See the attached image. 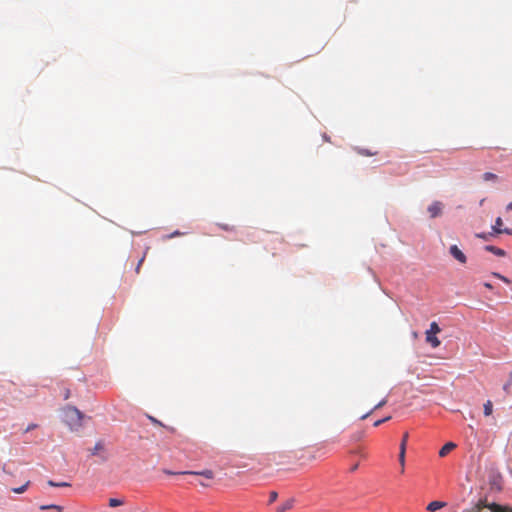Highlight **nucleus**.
Returning a JSON list of instances; mask_svg holds the SVG:
<instances>
[{
    "instance_id": "nucleus-37",
    "label": "nucleus",
    "mask_w": 512,
    "mask_h": 512,
    "mask_svg": "<svg viewBox=\"0 0 512 512\" xmlns=\"http://www.w3.org/2000/svg\"><path fill=\"white\" fill-rule=\"evenodd\" d=\"M484 286L486 288H488V289H492L493 288V286L490 283H488V282L484 283Z\"/></svg>"
},
{
    "instance_id": "nucleus-13",
    "label": "nucleus",
    "mask_w": 512,
    "mask_h": 512,
    "mask_svg": "<svg viewBox=\"0 0 512 512\" xmlns=\"http://www.w3.org/2000/svg\"><path fill=\"white\" fill-rule=\"evenodd\" d=\"M441 329L439 325L436 322L430 323L429 329L425 332V334H438L440 333Z\"/></svg>"
},
{
    "instance_id": "nucleus-1",
    "label": "nucleus",
    "mask_w": 512,
    "mask_h": 512,
    "mask_svg": "<svg viewBox=\"0 0 512 512\" xmlns=\"http://www.w3.org/2000/svg\"><path fill=\"white\" fill-rule=\"evenodd\" d=\"M85 415L74 406H67L63 409V421L72 431H78L82 427Z\"/></svg>"
},
{
    "instance_id": "nucleus-11",
    "label": "nucleus",
    "mask_w": 512,
    "mask_h": 512,
    "mask_svg": "<svg viewBox=\"0 0 512 512\" xmlns=\"http://www.w3.org/2000/svg\"><path fill=\"white\" fill-rule=\"evenodd\" d=\"M503 226V220L501 217H497L496 220H495V224L492 226V230L494 233L496 234H502L503 233V230L504 228H502Z\"/></svg>"
},
{
    "instance_id": "nucleus-25",
    "label": "nucleus",
    "mask_w": 512,
    "mask_h": 512,
    "mask_svg": "<svg viewBox=\"0 0 512 512\" xmlns=\"http://www.w3.org/2000/svg\"><path fill=\"white\" fill-rule=\"evenodd\" d=\"M218 226L225 231H235V226H230L228 224H221L219 223Z\"/></svg>"
},
{
    "instance_id": "nucleus-4",
    "label": "nucleus",
    "mask_w": 512,
    "mask_h": 512,
    "mask_svg": "<svg viewBox=\"0 0 512 512\" xmlns=\"http://www.w3.org/2000/svg\"><path fill=\"white\" fill-rule=\"evenodd\" d=\"M450 254L460 263L465 264L467 261L466 255L458 248L457 245H452L449 249Z\"/></svg>"
},
{
    "instance_id": "nucleus-23",
    "label": "nucleus",
    "mask_w": 512,
    "mask_h": 512,
    "mask_svg": "<svg viewBox=\"0 0 512 512\" xmlns=\"http://www.w3.org/2000/svg\"><path fill=\"white\" fill-rule=\"evenodd\" d=\"M399 462L402 466V472L404 471V464H405V452H403V449H401L399 453Z\"/></svg>"
},
{
    "instance_id": "nucleus-39",
    "label": "nucleus",
    "mask_w": 512,
    "mask_h": 512,
    "mask_svg": "<svg viewBox=\"0 0 512 512\" xmlns=\"http://www.w3.org/2000/svg\"><path fill=\"white\" fill-rule=\"evenodd\" d=\"M357 467H358V466H357V465H355V466H353V467H352V469H351V470H352V471H354V470H356V469H357Z\"/></svg>"
},
{
    "instance_id": "nucleus-29",
    "label": "nucleus",
    "mask_w": 512,
    "mask_h": 512,
    "mask_svg": "<svg viewBox=\"0 0 512 512\" xmlns=\"http://www.w3.org/2000/svg\"><path fill=\"white\" fill-rule=\"evenodd\" d=\"M184 234L185 233H182V232L176 230L173 233L169 234L166 238L171 239V238H174V237H177V236H182Z\"/></svg>"
},
{
    "instance_id": "nucleus-19",
    "label": "nucleus",
    "mask_w": 512,
    "mask_h": 512,
    "mask_svg": "<svg viewBox=\"0 0 512 512\" xmlns=\"http://www.w3.org/2000/svg\"><path fill=\"white\" fill-rule=\"evenodd\" d=\"M30 482L27 481L24 485L18 488H13L12 491L17 494H21L26 491L27 487L29 486Z\"/></svg>"
},
{
    "instance_id": "nucleus-27",
    "label": "nucleus",
    "mask_w": 512,
    "mask_h": 512,
    "mask_svg": "<svg viewBox=\"0 0 512 512\" xmlns=\"http://www.w3.org/2000/svg\"><path fill=\"white\" fill-rule=\"evenodd\" d=\"M390 419H391V417H390V416L385 417V418H383V419H379V420H377V421H375V422H374V427H378V426H380L382 423H384V422H386V421H388V420H390Z\"/></svg>"
},
{
    "instance_id": "nucleus-2",
    "label": "nucleus",
    "mask_w": 512,
    "mask_h": 512,
    "mask_svg": "<svg viewBox=\"0 0 512 512\" xmlns=\"http://www.w3.org/2000/svg\"><path fill=\"white\" fill-rule=\"evenodd\" d=\"M489 485L493 491H501L503 488V477L497 470H491L489 473Z\"/></svg>"
},
{
    "instance_id": "nucleus-26",
    "label": "nucleus",
    "mask_w": 512,
    "mask_h": 512,
    "mask_svg": "<svg viewBox=\"0 0 512 512\" xmlns=\"http://www.w3.org/2000/svg\"><path fill=\"white\" fill-rule=\"evenodd\" d=\"M407 439H408V434L406 433V434H404L402 442L400 444V450L403 449V452H405V450H406Z\"/></svg>"
},
{
    "instance_id": "nucleus-17",
    "label": "nucleus",
    "mask_w": 512,
    "mask_h": 512,
    "mask_svg": "<svg viewBox=\"0 0 512 512\" xmlns=\"http://www.w3.org/2000/svg\"><path fill=\"white\" fill-rule=\"evenodd\" d=\"M387 403V400L386 399H383L382 401H380L377 405H375L374 409L368 413H366L365 415H363L361 417V419H365L367 418L374 410H377V409H380L381 407H383L385 404Z\"/></svg>"
},
{
    "instance_id": "nucleus-8",
    "label": "nucleus",
    "mask_w": 512,
    "mask_h": 512,
    "mask_svg": "<svg viewBox=\"0 0 512 512\" xmlns=\"http://www.w3.org/2000/svg\"><path fill=\"white\" fill-rule=\"evenodd\" d=\"M485 250L488 251V252H491L494 255L499 256V257H504L506 255V252L503 249L498 248V247L493 246V245L485 246Z\"/></svg>"
},
{
    "instance_id": "nucleus-6",
    "label": "nucleus",
    "mask_w": 512,
    "mask_h": 512,
    "mask_svg": "<svg viewBox=\"0 0 512 512\" xmlns=\"http://www.w3.org/2000/svg\"><path fill=\"white\" fill-rule=\"evenodd\" d=\"M456 444L454 442H447L440 450H439V456L445 457L447 456L452 450L456 448Z\"/></svg>"
},
{
    "instance_id": "nucleus-16",
    "label": "nucleus",
    "mask_w": 512,
    "mask_h": 512,
    "mask_svg": "<svg viewBox=\"0 0 512 512\" xmlns=\"http://www.w3.org/2000/svg\"><path fill=\"white\" fill-rule=\"evenodd\" d=\"M482 177H483L484 181H497L498 180V176L492 172H485Z\"/></svg>"
},
{
    "instance_id": "nucleus-34",
    "label": "nucleus",
    "mask_w": 512,
    "mask_h": 512,
    "mask_svg": "<svg viewBox=\"0 0 512 512\" xmlns=\"http://www.w3.org/2000/svg\"><path fill=\"white\" fill-rule=\"evenodd\" d=\"M503 233L512 235V229L504 228Z\"/></svg>"
},
{
    "instance_id": "nucleus-5",
    "label": "nucleus",
    "mask_w": 512,
    "mask_h": 512,
    "mask_svg": "<svg viewBox=\"0 0 512 512\" xmlns=\"http://www.w3.org/2000/svg\"><path fill=\"white\" fill-rule=\"evenodd\" d=\"M489 510L491 512H512V508L509 506H504L497 503H489Z\"/></svg>"
},
{
    "instance_id": "nucleus-33",
    "label": "nucleus",
    "mask_w": 512,
    "mask_h": 512,
    "mask_svg": "<svg viewBox=\"0 0 512 512\" xmlns=\"http://www.w3.org/2000/svg\"><path fill=\"white\" fill-rule=\"evenodd\" d=\"M70 396V390L69 389H65V393H64V399H68Z\"/></svg>"
},
{
    "instance_id": "nucleus-7",
    "label": "nucleus",
    "mask_w": 512,
    "mask_h": 512,
    "mask_svg": "<svg viewBox=\"0 0 512 512\" xmlns=\"http://www.w3.org/2000/svg\"><path fill=\"white\" fill-rule=\"evenodd\" d=\"M179 474H183V475H185V474L198 475V476H203L206 479H212L213 478V472L211 470H204V471H201V472L184 471V472H180Z\"/></svg>"
},
{
    "instance_id": "nucleus-36",
    "label": "nucleus",
    "mask_w": 512,
    "mask_h": 512,
    "mask_svg": "<svg viewBox=\"0 0 512 512\" xmlns=\"http://www.w3.org/2000/svg\"><path fill=\"white\" fill-rule=\"evenodd\" d=\"M506 210L507 211H512V201L510 203L507 204L506 206Z\"/></svg>"
},
{
    "instance_id": "nucleus-38",
    "label": "nucleus",
    "mask_w": 512,
    "mask_h": 512,
    "mask_svg": "<svg viewBox=\"0 0 512 512\" xmlns=\"http://www.w3.org/2000/svg\"><path fill=\"white\" fill-rule=\"evenodd\" d=\"M34 427H35V425H30V426H28V428L26 429V431H29V430L33 429Z\"/></svg>"
},
{
    "instance_id": "nucleus-28",
    "label": "nucleus",
    "mask_w": 512,
    "mask_h": 512,
    "mask_svg": "<svg viewBox=\"0 0 512 512\" xmlns=\"http://www.w3.org/2000/svg\"><path fill=\"white\" fill-rule=\"evenodd\" d=\"M277 497H278L277 492L271 491L269 494V503H273L274 501H276Z\"/></svg>"
},
{
    "instance_id": "nucleus-22",
    "label": "nucleus",
    "mask_w": 512,
    "mask_h": 512,
    "mask_svg": "<svg viewBox=\"0 0 512 512\" xmlns=\"http://www.w3.org/2000/svg\"><path fill=\"white\" fill-rule=\"evenodd\" d=\"M492 275H493L494 277H496V278H498V279L502 280L503 282H505V283H507V284H510V280H509L507 277H505V276H503V275H501V274H499V273H497V272H493V273H492Z\"/></svg>"
},
{
    "instance_id": "nucleus-41",
    "label": "nucleus",
    "mask_w": 512,
    "mask_h": 512,
    "mask_svg": "<svg viewBox=\"0 0 512 512\" xmlns=\"http://www.w3.org/2000/svg\"><path fill=\"white\" fill-rule=\"evenodd\" d=\"M509 378L512 380V372L510 373V377Z\"/></svg>"
},
{
    "instance_id": "nucleus-31",
    "label": "nucleus",
    "mask_w": 512,
    "mask_h": 512,
    "mask_svg": "<svg viewBox=\"0 0 512 512\" xmlns=\"http://www.w3.org/2000/svg\"><path fill=\"white\" fill-rule=\"evenodd\" d=\"M42 509H56L58 511H62V507L58 505L43 506Z\"/></svg>"
},
{
    "instance_id": "nucleus-20",
    "label": "nucleus",
    "mask_w": 512,
    "mask_h": 512,
    "mask_svg": "<svg viewBox=\"0 0 512 512\" xmlns=\"http://www.w3.org/2000/svg\"><path fill=\"white\" fill-rule=\"evenodd\" d=\"M357 151H358V153L360 155H363V156H374V155L377 154L376 151L372 152V151L367 150V149H358Z\"/></svg>"
},
{
    "instance_id": "nucleus-10",
    "label": "nucleus",
    "mask_w": 512,
    "mask_h": 512,
    "mask_svg": "<svg viewBox=\"0 0 512 512\" xmlns=\"http://www.w3.org/2000/svg\"><path fill=\"white\" fill-rule=\"evenodd\" d=\"M446 506V503L445 502H441V501H432L428 504L427 506V510L430 511V512H435L443 507Z\"/></svg>"
},
{
    "instance_id": "nucleus-32",
    "label": "nucleus",
    "mask_w": 512,
    "mask_h": 512,
    "mask_svg": "<svg viewBox=\"0 0 512 512\" xmlns=\"http://www.w3.org/2000/svg\"><path fill=\"white\" fill-rule=\"evenodd\" d=\"M143 261H144V257L139 260L137 267H136V273H139L140 267H141Z\"/></svg>"
},
{
    "instance_id": "nucleus-40",
    "label": "nucleus",
    "mask_w": 512,
    "mask_h": 512,
    "mask_svg": "<svg viewBox=\"0 0 512 512\" xmlns=\"http://www.w3.org/2000/svg\"><path fill=\"white\" fill-rule=\"evenodd\" d=\"M3 471H4V472H7V471H6V465H4V466H3Z\"/></svg>"
},
{
    "instance_id": "nucleus-21",
    "label": "nucleus",
    "mask_w": 512,
    "mask_h": 512,
    "mask_svg": "<svg viewBox=\"0 0 512 512\" xmlns=\"http://www.w3.org/2000/svg\"><path fill=\"white\" fill-rule=\"evenodd\" d=\"M103 449V444L101 442H97L94 448L91 450L92 455H96L99 451Z\"/></svg>"
},
{
    "instance_id": "nucleus-9",
    "label": "nucleus",
    "mask_w": 512,
    "mask_h": 512,
    "mask_svg": "<svg viewBox=\"0 0 512 512\" xmlns=\"http://www.w3.org/2000/svg\"><path fill=\"white\" fill-rule=\"evenodd\" d=\"M426 336V342L429 343L433 348H437L440 346L441 342L436 337L435 334H425Z\"/></svg>"
},
{
    "instance_id": "nucleus-24",
    "label": "nucleus",
    "mask_w": 512,
    "mask_h": 512,
    "mask_svg": "<svg viewBox=\"0 0 512 512\" xmlns=\"http://www.w3.org/2000/svg\"><path fill=\"white\" fill-rule=\"evenodd\" d=\"M48 485H50V486H52V487H64V486H69V484H68V483H66V482L56 483V482H54V481H52V480H49V481H48Z\"/></svg>"
},
{
    "instance_id": "nucleus-14",
    "label": "nucleus",
    "mask_w": 512,
    "mask_h": 512,
    "mask_svg": "<svg viewBox=\"0 0 512 512\" xmlns=\"http://www.w3.org/2000/svg\"><path fill=\"white\" fill-rule=\"evenodd\" d=\"M484 415L485 416H490L492 414V411H493V404L490 400H487L486 403H484Z\"/></svg>"
},
{
    "instance_id": "nucleus-30",
    "label": "nucleus",
    "mask_w": 512,
    "mask_h": 512,
    "mask_svg": "<svg viewBox=\"0 0 512 512\" xmlns=\"http://www.w3.org/2000/svg\"><path fill=\"white\" fill-rule=\"evenodd\" d=\"M512 385V380L509 378L508 382L506 384H504L503 386V390L506 392V393H509L510 392V387Z\"/></svg>"
},
{
    "instance_id": "nucleus-15",
    "label": "nucleus",
    "mask_w": 512,
    "mask_h": 512,
    "mask_svg": "<svg viewBox=\"0 0 512 512\" xmlns=\"http://www.w3.org/2000/svg\"><path fill=\"white\" fill-rule=\"evenodd\" d=\"M149 420L154 424V425H159V426H162V427H165L168 431L170 432H175V429L173 427H167L165 425H163L162 422H160L159 420H157L155 417H152V416H149L148 417Z\"/></svg>"
},
{
    "instance_id": "nucleus-18",
    "label": "nucleus",
    "mask_w": 512,
    "mask_h": 512,
    "mask_svg": "<svg viewBox=\"0 0 512 512\" xmlns=\"http://www.w3.org/2000/svg\"><path fill=\"white\" fill-rule=\"evenodd\" d=\"M124 501L122 499L117 498H110L109 499V506L114 508L123 505Z\"/></svg>"
},
{
    "instance_id": "nucleus-35",
    "label": "nucleus",
    "mask_w": 512,
    "mask_h": 512,
    "mask_svg": "<svg viewBox=\"0 0 512 512\" xmlns=\"http://www.w3.org/2000/svg\"><path fill=\"white\" fill-rule=\"evenodd\" d=\"M476 237L482 238V239H487V236L485 234H483V233L476 234Z\"/></svg>"
},
{
    "instance_id": "nucleus-12",
    "label": "nucleus",
    "mask_w": 512,
    "mask_h": 512,
    "mask_svg": "<svg viewBox=\"0 0 512 512\" xmlns=\"http://www.w3.org/2000/svg\"><path fill=\"white\" fill-rule=\"evenodd\" d=\"M293 500L289 499L280 506L276 508V512H286L287 510H290L293 506Z\"/></svg>"
},
{
    "instance_id": "nucleus-3",
    "label": "nucleus",
    "mask_w": 512,
    "mask_h": 512,
    "mask_svg": "<svg viewBox=\"0 0 512 512\" xmlns=\"http://www.w3.org/2000/svg\"><path fill=\"white\" fill-rule=\"evenodd\" d=\"M427 211L431 218H436L442 214L443 211V204L440 201H434L432 202L428 208Z\"/></svg>"
},
{
    "instance_id": "nucleus-42",
    "label": "nucleus",
    "mask_w": 512,
    "mask_h": 512,
    "mask_svg": "<svg viewBox=\"0 0 512 512\" xmlns=\"http://www.w3.org/2000/svg\"><path fill=\"white\" fill-rule=\"evenodd\" d=\"M511 473H512V469H511Z\"/></svg>"
}]
</instances>
